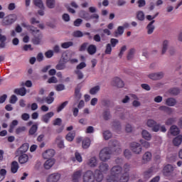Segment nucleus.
Here are the masks:
<instances>
[{"instance_id": "1", "label": "nucleus", "mask_w": 182, "mask_h": 182, "mask_svg": "<svg viewBox=\"0 0 182 182\" xmlns=\"http://www.w3.org/2000/svg\"><path fill=\"white\" fill-rule=\"evenodd\" d=\"M109 145V147H105L100 152V160H101V161L110 160L112 153H113V147H117L118 153H122V149H120V145L117 140L110 141Z\"/></svg>"}, {"instance_id": "2", "label": "nucleus", "mask_w": 182, "mask_h": 182, "mask_svg": "<svg viewBox=\"0 0 182 182\" xmlns=\"http://www.w3.org/2000/svg\"><path fill=\"white\" fill-rule=\"evenodd\" d=\"M129 148L134 154H141V151H143V146L139 142H132L129 144Z\"/></svg>"}, {"instance_id": "3", "label": "nucleus", "mask_w": 182, "mask_h": 182, "mask_svg": "<svg viewBox=\"0 0 182 182\" xmlns=\"http://www.w3.org/2000/svg\"><path fill=\"white\" fill-rule=\"evenodd\" d=\"M146 124L148 127H151L152 132H155V133H157L160 130V124H157L154 119H148Z\"/></svg>"}, {"instance_id": "4", "label": "nucleus", "mask_w": 182, "mask_h": 182, "mask_svg": "<svg viewBox=\"0 0 182 182\" xmlns=\"http://www.w3.org/2000/svg\"><path fill=\"white\" fill-rule=\"evenodd\" d=\"M83 182H95L93 171H87L83 174Z\"/></svg>"}, {"instance_id": "5", "label": "nucleus", "mask_w": 182, "mask_h": 182, "mask_svg": "<svg viewBox=\"0 0 182 182\" xmlns=\"http://www.w3.org/2000/svg\"><path fill=\"white\" fill-rule=\"evenodd\" d=\"M16 21V16L14 14L9 15L8 16L5 17L3 21V24L9 26V25H12V23H15Z\"/></svg>"}, {"instance_id": "6", "label": "nucleus", "mask_w": 182, "mask_h": 182, "mask_svg": "<svg viewBox=\"0 0 182 182\" xmlns=\"http://www.w3.org/2000/svg\"><path fill=\"white\" fill-rule=\"evenodd\" d=\"M122 171H123V168L120 166H114L111 168V174L112 176H114L119 178V176L122 174Z\"/></svg>"}, {"instance_id": "7", "label": "nucleus", "mask_w": 182, "mask_h": 182, "mask_svg": "<svg viewBox=\"0 0 182 182\" xmlns=\"http://www.w3.org/2000/svg\"><path fill=\"white\" fill-rule=\"evenodd\" d=\"M103 178H105L103 173L99 169H96L94 173V182L95 180L97 182H102L103 181Z\"/></svg>"}, {"instance_id": "8", "label": "nucleus", "mask_w": 182, "mask_h": 182, "mask_svg": "<svg viewBox=\"0 0 182 182\" xmlns=\"http://www.w3.org/2000/svg\"><path fill=\"white\" fill-rule=\"evenodd\" d=\"M53 156H55L54 149H48L43 154V157L46 160L51 159Z\"/></svg>"}, {"instance_id": "9", "label": "nucleus", "mask_w": 182, "mask_h": 182, "mask_svg": "<svg viewBox=\"0 0 182 182\" xmlns=\"http://www.w3.org/2000/svg\"><path fill=\"white\" fill-rule=\"evenodd\" d=\"M112 83L113 86H116L117 87H123L124 86V82H123V80L117 77H114L112 80Z\"/></svg>"}, {"instance_id": "10", "label": "nucleus", "mask_w": 182, "mask_h": 182, "mask_svg": "<svg viewBox=\"0 0 182 182\" xmlns=\"http://www.w3.org/2000/svg\"><path fill=\"white\" fill-rule=\"evenodd\" d=\"M60 180V174L59 173H52L47 178V182H57Z\"/></svg>"}, {"instance_id": "11", "label": "nucleus", "mask_w": 182, "mask_h": 182, "mask_svg": "<svg viewBox=\"0 0 182 182\" xmlns=\"http://www.w3.org/2000/svg\"><path fill=\"white\" fill-rule=\"evenodd\" d=\"M53 116H55L53 112H48L42 116L41 120L43 123H49V120H50L51 117H53Z\"/></svg>"}, {"instance_id": "12", "label": "nucleus", "mask_w": 182, "mask_h": 182, "mask_svg": "<svg viewBox=\"0 0 182 182\" xmlns=\"http://www.w3.org/2000/svg\"><path fill=\"white\" fill-rule=\"evenodd\" d=\"M82 170L76 171L73 173L72 175V180L73 182H79V180H80V177H82Z\"/></svg>"}, {"instance_id": "13", "label": "nucleus", "mask_w": 182, "mask_h": 182, "mask_svg": "<svg viewBox=\"0 0 182 182\" xmlns=\"http://www.w3.org/2000/svg\"><path fill=\"white\" fill-rule=\"evenodd\" d=\"M164 74L163 73H152L149 75V79L152 80H159V79H163Z\"/></svg>"}, {"instance_id": "14", "label": "nucleus", "mask_w": 182, "mask_h": 182, "mask_svg": "<svg viewBox=\"0 0 182 182\" xmlns=\"http://www.w3.org/2000/svg\"><path fill=\"white\" fill-rule=\"evenodd\" d=\"M18 170H19V164H18V161H12L11 164V173H13V174H15L18 173Z\"/></svg>"}, {"instance_id": "15", "label": "nucleus", "mask_w": 182, "mask_h": 182, "mask_svg": "<svg viewBox=\"0 0 182 182\" xmlns=\"http://www.w3.org/2000/svg\"><path fill=\"white\" fill-rule=\"evenodd\" d=\"M53 96H55V92H50L48 97H44L45 102H46L48 105H52V103H53V102L55 101V97H53Z\"/></svg>"}, {"instance_id": "16", "label": "nucleus", "mask_w": 182, "mask_h": 182, "mask_svg": "<svg viewBox=\"0 0 182 182\" xmlns=\"http://www.w3.org/2000/svg\"><path fill=\"white\" fill-rule=\"evenodd\" d=\"M170 133L172 136H178L180 134V129H178L177 125H172L170 127Z\"/></svg>"}, {"instance_id": "17", "label": "nucleus", "mask_w": 182, "mask_h": 182, "mask_svg": "<svg viewBox=\"0 0 182 182\" xmlns=\"http://www.w3.org/2000/svg\"><path fill=\"white\" fill-rule=\"evenodd\" d=\"M29 160V156L26 154H23L18 157V162L20 164H25V163H28Z\"/></svg>"}, {"instance_id": "18", "label": "nucleus", "mask_w": 182, "mask_h": 182, "mask_svg": "<svg viewBox=\"0 0 182 182\" xmlns=\"http://www.w3.org/2000/svg\"><path fill=\"white\" fill-rule=\"evenodd\" d=\"M53 164H55V159H48L44 164V168L46 170H49L53 166Z\"/></svg>"}, {"instance_id": "19", "label": "nucleus", "mask_w": 182, "mask_h": 182, "mask_svg": "<svg viewBox=\"0 0 182 182\" xmlns=\"http://www.w3.org/2000/svg\"><path fill=\"white\" fill-rule=\"evenodd\" d=\"M14 93L18 96H25V95H26V88L23 87L21 88H16L14 90Z\"/></svg>"}, {"instance_id": "20", "label": "nucleus", "mask_w": 182, "mask_h": 182, "mask_svg": "<svg viewBox=\"0 0 182 182\" xmlns=\"http://www.w3.org/2000/svg\"><path fill=\"white\" fill-rule=\"evenodd\" d=\"M154 22H156L154 20L151 21L146 26V29H147V33L148 35H151V33H153V32H154V29L155 27L153 25V23H154Z\"/></svg>"}, {"instance_id": "21", "label": "nucleus", "mask_w": 182, "mask_h": 182, "mask_svg": "<svg viewBox=\"0 0 182 182\" xmlns=\"http://www.w3.org/2000/svg\"><path fill=\"white\" fill-rule=\"evenodd\" d=\"M176 104H177V100H176V99H174L173 97H169L166 100V106L173 107V106H176Z\"/></svg>"}, {"instance_id": "22", "label": "nucleus", "mask_w": 182, "mask_h": 182, "mask_svg": "<svg viewBox=\"0 0 182 182\" xmlns=\"http://www.w3.org/2000/svg\"><path fill=\"white\" fill-rule=\"evenodd\" d=\"M101 173H107L109 171V164H105V163H101L99 166V169H98Z\"/></svg>"}, {"instance_id": "23", "label": "nucleus", "mask_w": 182, "mask_h": 182, "mask_svg": "<svg viewBox=\"0 0 182 182\" xmlns=\"http://www.w3.org/2000/svg\"><path fill=\"white\" fill-rule=\"evenodd\" d=\"M151 160V154L149 151L146 152L142 157V161L144 164L149 163Z\"/></svg>"}, {"instance_id": "24", "label": "nucleus", "mask_w": 182, "mask_h": 182, "mask_svg": "<svg viewBox=\"0 0 182 182\" xmlns=\"http://www.w3.org/2000/svg\"><path fill=\"white\" fill-rule=\"evenodd\" d=\"M124 33V27L119 26H118L116 31H114V36L117 38L118 36H122Z\"/></svg>"}, {"instance_id": "25", "label": "nucleus", "mask_w": 182, "mask_h": 182, "mask_svg": "<svg viewBox=\"0 0 182 182\" xmlns=\"http://www.w3.org/2000/svg\"><path fill=\"white\" fill-rule=\"evenodd\" d=\"M87 166L90 167H96L97 166V159L96 157H92L87 162Z\"/></svg>"}, {"instance_id": "26", "label": "nucleus", "mask_w": 182, "mask_h": 182, "mask_svg": "<svg viewBox=\"0 0 182 182\" xmlns=\"http://www.w3.org/2000/svg\"><path fill=\"white\" fill-rule=\"evenodd\" d=\"M182 143V135H178L173 139V144L178 146Z\"/></svg>"}, {"instance_id": "27", "label": "nucleus", "mask_w": 182, "mask_h": 182, "mask_svg": "<svg viewBox=\"0 0 182 182\" xmlns=\"http://www.w3.org/2000/svg\"><path fill=\"white\" fill-rule=\"evenodd\" d=\"M19 151L21 154L26 153L29 150V144L25 143L20 148Z\"/></svg>"}, {"instance_id": "28", "label": "nucleus", "mask_w": 182, "mask_h": 182, "mask_svg": "<svg viewBox=\"0 0 182 182\" xmlns=\"http://www.w3.org/2000/svg\"><path fill=\"white\" fill-rule=\"evenodd\" d=\"M21 26H23V28H30V31L31 32H32V33H35V32H36V33H39L40 32L39 30L35 28L33 26H28L26 23H22Z\"/></svg>"}, {"instance_id": "29", "label": "nucleus", "mask_w": 182, "mask_h": 182, "mask_svg": "<svg viewBox=\"0 0 182 182\" xmlns=\"http://www.w3.org/2000/svg\"><path fill=\"white\" fill-rule=\"evenodd\" d=\"M142 134V137L143 139H144L145 140H151V134H150V133H149V132H147V130H143L141 132Z\"/></svg>"}, {"instance_id": "30", "label": "nucleus", "mask_w": 182, "mask_h": 182, "mask_svg": "<svg viewBox=\"0 0 182 182\" xmlns=\"http://www.w3.org/2000/svg\"><path fill=\"white\" fill-rule=\"evenodd\" d=\"M56 143H57L58 146L59 147V149H63L65 147V144H63V140L62 139L61 136H58L56 138Z\"/></svg>"}, {"instance_id": "31", "label": "nucleus", "mask_w": 182, "mask_h": 182, "mask_svg": "<svg viewBox=\"0 0 182 182\" xmlns=\"http://www.w3.org/2000/svg\"><path fill=\"white\" fill-rule=\"evenodd\" d=\"M42 39V34H38V36H34L32 40L33 45H39L41 43V41Z\"/></svg>"}, {"instance_id": "32", "label": "nucleus", "mask_w": 182, "mask_h": 182, "mask_svg": "<svg viewBox=\"0 0 182 182\" xmlns=\"http://www.w3.org/2000/svg\"><path fill=\"white\" fill-rule=\"evenodd\" d=\"M173 170V166L171 164H168L164 168V174H168V173H171Z\"/></svg>"}, {"instance_id": "33", "label": "nucleus", "mask_w": 182, "mask_h": 182, "mask_svg": "<svg viewBox=\"0 0 182 182\" xmlns=\"http://www.w3.org/2000/svg\"><path fill=\"white\" fill-rule=\"evenodd\" d=\"M151 176H153V168H150L149 169H148L146 171H145L144 173V177L146 180H149V178H150V177H151Z\"/></svg>"}, {"instance_id": "34", "label": "nucleus", "mask_w": 182, "mask_h": 182, "mask_svg": "<svg viewBox=\"0 0 182 182\" xmlns=\"http://www.w3.org/2000/svg\"><path fill=\"white\" fill-rule=\"evenodd\" d=\"M76 136V133H75L74 132H69L66 136L65 139L68 141H73V139H75Z\"/></svg>"}, {"instance_id": "35", "label": "nucleus", "mask_w": 182, "mask_h": 182, "mask_svg": "<svg viewBox=\"0 0 182 182\" xmlns=\"http://www.w3.org/2000/svg\"><path fill=\"white\" fill-rule=\"evenodd\" d=\"M33 4L36 6L40 8V9H45V6H43V2L42 0H33Z\"/></svg>"}, {"instance_id": "36", "label": "nucleus", "mask_w": 182, "mask_h": 182, "mask_svg": "<svg viewBox=\"0 0 182 182\" xmlns=\"http://www.w3.org/2000/svg\"><path fill=\"white\" fill-rule=\"evenodd\" d=\"M36 132H38V125L33 124L30 128V129L28 131V134L30 136H33V134H35V133H36Z\"/></svg>"}, {"instance_id": "37", "label": "nucleus", "mask_w": 182, "mask_h": 182, "mask_svg": "<svg viewBox=\"0 0 182 182\" xmlns=\"http://www.w3.org/2000/svg\"><path fill=\"white\" fill-rule=\"evenodd\" d=\"M68 105H69V101H65L63 102L57 107V112L60 113V112H62V110H63V109H65V107L68 106Z\"/></svg>"}, {"instance_id": "38", "label": "nucleus", "mask_w": 182, "mask_h": 182, "mask_svg": "<svg viewBox=\"0 0 182 182\" xmlns=\"http://www.w3.org/2000/svg\"><path fill=\"white\" fill-rule=\"evenodd\" d=\"M119 180V178L117 176H114V175H109L107 177V182H117Z\"/></svg>"}, {"instance_id": "39", "label": "nucleus", "mask_w": 182, "mask_h": 182, "mask_svg": "<svg viewBox=\"0 0 182 182\" xmlns=\"http://www.w3.org/2000/svg\"><path fill=\"white\" fill-rule=\"evenodd\" d=\"M90 146V139L89 138H85L83 141H82V147L84 149H89Z\"/></svg>"}, {"instance_id": "40", "label": "nucleus", "mask_w": 182, "mask_h": 182, "mask_svg": "<svg viewBox=\"0 0 182 182\" xmlns=\"http://www.w3.org/2000/svg\"><path fill=\"white\" fill-rule=\"evenodd\" d=\"M130 176L127 173H123L119 179V182H129Z\"/></svg>"}, {"instance_id": "41", "label": "nucleus", "mask_w": 182, "mask_h": 182, "mask_svg": "<svg viewBox=\"0 0 182 182\" xmlns=\"http://www.w3.org/2000/svg\"><path fill=\"white\" fill-rule=\"evenodd\" d=\"M169 93L170 95H173V96H177V95L180 93V89L178 87L171 88L169 90Z\"/></svg>"}, {"instance_id": "42", "label": "nucleus", "mask_w": 182, "mask_h": 182, "mask_svg": "<svg viewBox=\"0 0 182 182\" xmlns=\"http://www.w3.org/2000/svg\"><path fill=\"white\" fill-rule=\"evenodd\" d=\"M55 0H46V6L50 9H53V8H55Z\"/></svg>"}, {"instance_id": "43", "label": "nucleus", "mask_w": 182, "mask_h": 182, "mask_svg": "<svg viewBox=\"0 0 182 182\" xmlns=\"http://www.w3.org/2000/svg\"><path fill=\"white\" fill-rule=\"evenodd\" d=\"M80 15L81 18H83V19H86V21H89V18L90 16H89V13L85 11H81L80 13Z\"/></svg>"}, {"instance_id": "44", "label": "nucleus", "mask_w": 182, "mask_h": 182, "mask_svg": "<svg viewBox=\"0 0 182 182\" xmlns=\"http://www.w3.org/2000/svg\"><path fill=\"white\" fill-rule=\"evenodd\" d=\"M99 90H100V86L97 85L94 87H92L90 90V95H96V93H97V92H99Z\"/></svg>"}, {"instance_id": "45", "label": "nucleus", "mask_w": 182, "mask_h": 182, "mask_svg": "<svg viewBox=\"0 0 182 182\" xmlns=\"http://www.w3.org/2000/svg\"><path fill=\"white\" fill-rule=\"evenodd\" d=\"M96 50H97L96 46H89L87 48V52L89 55H95V53H96Z\"/></svg>"}, {"instance_id": "46", "label": "nucleus", "mask_w": 182, "mask_h": 182, "mask_svg": "<svg viewBox=\"0 0 182 182\" xmlns=\"http://www.w3.org/2000/svg\"><path fill=\"white\" fill-rule=\"evenodd\" d=\"M134 52H136V50L134 48L129 50L127 57V60H132V59L134 58Z\"/></svg>"}, {"instance_id": "47", "label": "nucleus", "mask_w": 182, "mask_h": 182, "mask_svg": "<svg viewBox=\"0 0 182 182\" xmlns=\"http://www.w3.org/2000/svg\"><path fill=\"white\" fill-rule=\"evenodd\" d=\"M176 118H174V117L169 118L166 121L165 124L166 126H171V124H173V123H176Z\"/></svg>"}, {"instance_id": "48", "label": "nucleus", "mask_w": 182, "mask_h": 182, "mask_svg": "<svg viewBox=\"0 0 182 182\" xmlns=\"http://www.w3.org/2000/svg\"><path fill=\"white\" fill-rule=\"evenodd\" d=\"M136 18L139 21H144V13L142 11H139L136 13Z\"/></svg>"}, {"instance_id": "49", "label": "nucleus", "mask_w": 182, "mask_h": 182, "mask_svg": "<svg viewBox=\"0 0 182 182\" xmlns=\"http://www.w3.org/2000/svg\"><path fill=\"white\" fill-rule=\"evenodd\" d=\"M103 137L105 140H109L112 137V132L110 131H105L103 132Z\"/></svg>"}, {"instance_id": "50", "label": "nucleus", "mask_w": 182, "mask_h": 182, "mask_svg": "<svg viewBox=\"0 0 182 182\" xmlns=\"http://www.w3.org/2000/svg\"><path fill=\"white\" fill-rule=\"evenodd\" d=\"M6 42V36L0 33V46H5V43Z\"/></svg>"}, {"instance_id": "51", "label": "nucleus", "mask_w": 182, "mask_h": 182, "mask_svg": "<svg viewBox=\"0 0 182 182\" xmlns=\"http://www.w3.org/2000/svg\"><path fill=\"white\" fill-rule=\"evenodd\" d=\"M124 156L125 159H127L128 160L132 158V151L129 149H125L124 151Z\"/></svg>"}, {"instance_id": "52", "label": "nucleus", "mask_w": 182, "mask_h": 182, "mask_svg": "<svg viewBox=\"0 0 182 182\" xmlns=\"http://www.w3.org/2000/svg\"><path fill=\"white\" fill-rule=\"evenodd\" d=\"M75 75H77V79L79 80H82L84 77L83 73H82V71H80V70H75Z\"/></svg>"}, {"instance_id": "53", "label": "nucleus", "mask_w": 182, "mask_h": 182, "mask_svg": "<svg viewBox=\"0 0 182 182\" xmlns=\"http://www.w3.org/2000/svg\"><path fill=\"white\" fill-rule=\"evenodd\" d=\"M124 174H129V171H130V164H125L123 166Z\"/></svg>"}, {"instance_id": "54", "label": "nucleus", "mask_w": 182, "mask_h": 182, "mask_svg": "<svg viewBox=\"0 0 182 182\" xmlns=\"http://www.w3.org/2000/svg\"><path fill=\"white\" fill-rule=\"evenodd\" d=\"M89 19H96L94 21V22H95V23H97V22H99V14H94L90 16Z\"/></svg>"}, {"instance_id": "55", "label": "nucleus", "mask_w": 182, "mask_h": 182, "mask_svg": "<svg viewBox=\"0 0 182 182\" xmlns=\"http://www.w3.org/2000/svg\"><path fill=\"white\" fill-rule=\"evenodd\" d=\"M103 119H105V120H109V119H110V111L105 110L103 112Z\"/></svg>"}, {"instance_id": "56", "label": "nucleus", "mask_w": 182, "mask_h": 182, "mask_svg": "<svg viewBox=\"0 0 182 182\" xmlns=\"http://www.w3.org/2000/svg\"><path fill=\"white\" fill-rule=\"evenodd\" d=\"M9 102L11 103V105H15V103L18 102V97H16L15 95H11Z\"/></svg>"}, {"instance_id": "57", "label": "nucleus", "mask_w": 182, "mask_h": 182, "mask_svg": "<svg viewBox=\"0 0 182 182\" xmlns=\"http://www.w3.org/2000/svg\"><path fill=\"white\" fill-rule=\"evenodd\" d=\"M55 90L57 92H62V90H65V85L60 84V85H55Z\"/></svg>"}, {"instance_id": "58", "label": "nucleus", "mask_w": 182, "mask_h": 182, "mask_svg": "<svg viewBox=\"0 0 182 182\" xmlns=\"http://www.w3.org/2000/svg\"><path fill=\"white\" fill-rule=\"evenodd\" d=\"M73 36L75 38H82L83 36V33L80 31H74Z\"/></svg>"}, {"instance_id": "59", "label": "nucleus", "mask_w": 182, "mask_h": 182, "mask_svg": "<svg viewBox=\"0 0 182 182\" xmlns=\"http://www.w3.org/2000/svg\"><path fill=\"white\" fill-rule=\"evenodd\" d=\"M141 146H143L145 149H149L150 147L149 142L144 140H140Z\"/></svg>"}, {"instance_id": "60", "label": "nucleus", "mask_w": 182, "mask_h": 182, "mask_svg": "<svg viewBox=\"0 0 182 182\" xmlns=\"http://www.w3.org/2000/svg\"><path fill=\"white\" fill-rule=\"evenodd\" d=\"M53 126H60L62 124V119L57 118L53 122Z\"/></svg>"}, {"instance_id": "61", "label": "nucleus", "mask_w": 182, "mask_h": 182, "mask_svg": "<svg viewBox=\"0 0 182 182\" xmlns=\"http://www.w3.org/2000/svg\"><path fill=\"white\" fill-rule=\"evenodd\" d=\"M160 110H164V112H166L167 113H171V108L166 106H161L159 107Z\"/></svg>"}, {"instance_id": "62", "label": "nucleus", "mask_w": 182, "mask_h": 182, "mask_svg": "<svg viewBox=\"0 0 182 182\" xmlns=\"http://www.w3.org/2000/svg\"><path fill=\"white\" fill-rule=\"evenodd\" d=\"M86 68V63L82 62L78 65H77L76 69L77 70H80L82 69H85Z\"/></svg>"}, {"instance_id": "63", "label": "nucleus", "mask_w": 182, "mask_h": 182, "mask_svg": "<svg viewBox=\"0 0 182 182\" xmlns=\"http://www.w3.org/2000/svg\"><path fill=\"white\" fill-rule=\"evenodd\" d=\"M45 56L48 59H50V58H52V56H53V51L52 50H48L45 53Z\"/></svg>"}, {"instance_id": "64", "label": "nucleus", "mask_w": 182, "mask_h": 182, "mask_svg": "<svg viewBox=\"0 0 182 182\" xmlns=\"http://www.w3.org/2000/svg\"><path fill=\"white\" fill-rule=\"evenodd\" d=\"M82 22H83V20H82V18H77L74 21V26H80V25H82Z\"/></svg>"}]
</instances>
